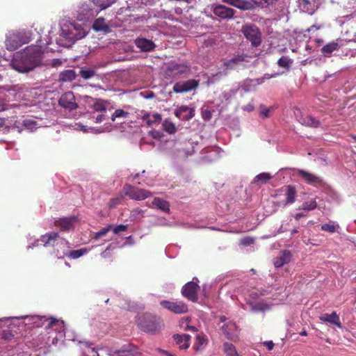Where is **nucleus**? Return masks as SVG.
I'll return each mask as SVG.
<instances>
[{
	"mask_svg": "<svg viewBox=\"0 0 356 356\" xmlns=\"http://www.w3.org/2000/svg\"><path fill=\"white\" fill-rule=\"evenodd\" d=\"M42 52L38 47H29L24 52L17 53L10 63L13 69L20 73H26L40 65Z\"/></svg>",
	"mask_w": 356,
	"mask_h": 356,
	"instance_id": "obj_1",
	"label": "nucleus"
},
{
	"mask_svg": "<svg viewBox=\"0 0 356 356\" xmlns=\"http://www.w3.org/2000/svg\"><path fill=\"white\" fill-rule=\"evenodd\" d=\"M137 323L143 331L153 334H158L163 327L162 321L159 318L147 314L139 316Z\"/></svg>",
	"mask_w": 356,
	"mask_h": 356,
	"instance_id": "obj_2",
	"label": "nucleus"
},
{
	"mask_svg": "<svg viewBox=\"0 0 356 356\" xmlns=\"http://www.w3.org/2000/svg\"><path fill=\"white\" fill-rule=\"evenodd\" d=\"M29 41L30 36L26 31H13L6 35L5 44L8 51H14Z\"/></svg>",
	"mask_w": 356,
	"mask_h": 356,
	"instance_id": "obj_3",
	"label": "nucleus"
},
{
	"mask_svg": "<svg viewBox=\"0 0 356 356\" xmlns=\"http://www.w3.org/2000/svg\"><path fill=\"white\" fill-rule=\"evenodd\" d=\"M243 37L250 42L251 47H258L262 42V33L260 29L254 24L245 23L241 27Z\"/></svg>",
	"mask_w": 356,
	"mask_h": 356,
	"instance_id": "obj_4",
	"label": "nucleus"
},
{
	"mask_svg": "<svg viewBox=\"0 0 356 356\" xmlns=\"http://www.w3.org/2000/svg\"><path fill=\"white\" fill-rule=\"evenodd\" d=\"M191 72L189 65L184 63H175L169 65L165 72V77L173 79H178L184 77Z\"/></svg>",
	"mask_w": 356,
	"mask_h": 356,
	"instance_id": "obj_5",
	"label": "nucleus"
},
{
	"mask_svg": "<svg viewBox=\"0 0 356 356\" xmlns=\"http://www.w3.org/2000/svg\"><path fill=\"white\" fill-rule=\"evenodd\" d=\"M197 282L198 280L195 277L193 279V281L188 282L181 288V295L193 302H197L198 299L197 293L200 290V286Z\"/></svg>",
	"mask_w": 356,
	"mask_h": 356,
	"instance_id": "obj_6",
	"label": "nucleus"
},
{
	"mask_svg": "<svg viewBox=\"0 0 356 356\" xmlns=\"http://www.w3.org/2000/svg\"><path fill=\"white\" fill-rule=\"evenodd\" d=\"M123 191L125 195L135 200H143L152 195V193L147 190L138 188L129 184L124 186Z\"/></svg>",
	"mask_w": 356,
	"mask_h": 356,
	"instance_id": "obj_7",
	"label": "nucleus"
},
{
	"mask_svg": "<svg viewBox=\"0 0 356 356\" xmlns=\"http://www.w3.org/2000/svg\"><path fill=\"white\" fill-rule=\"evenodd\" d=\"M160 305L176 314H186L188 311V305L182 301L172 302L168 300H161Z\"/></svg>",
	"mask_w": 356,
	"mask_h": 356,
	"instance_id": "obj_8",
	"label": "nucleus"
},
{
	"mask_svg": "<svg viewBox=\"0 0 356 356\" xmlns=\"http://www.w3.org/2000/svg\"><path fill=\"white\" fill-rule=\"evenodd\" d=\"M58 104L70 111L76 110L79 107L76 102L75 96L71 91L66 92L60 96L58 99Z\"/></svg>",
	"mask_w": 356,
	"mask_h": 356,
	"instance_id": "obj_9",
	"label": "nucleus"
},
{
	"mask_svg": "<svg viewBox=\"0 0 356 356\" xmlns=\"http://www.w3.org/2000/svg\"><path fill=\"white\" fill-rule=\"evenodd\" d=\"M200 84V81L195 79H189L184 81H179L174 84L173 91L176 93H184L195 90Z\"/></svg>",
	"mask_w": 356,
	"mask_h": 356,
	"instance_id": "obj_10",
	"label": "nucleus"
},
{
	"mask_svg": "<svg viewBox=\"0 0 356 356\" xmlns=\"http://www.w3.org/2000/svg\"><path fill=\"white\" fill-rule=\"evenodd\" d=\"M60 239L59 234L57 232H51L42 235L40 239L35 241L33 246H38L40 242L44 247H53L56 245V242Z\"/></svg>",
	"mask_w": 356,
	"mask_h": 356,
	"instance_id": "obj_11",
	"label": "nucleus"
},
{
	"mask_svg": "<svg viewBox=\"0 0 356 356\" xmlns=\"http://www.w3.org/2000/svg\"><path fill=\"white\" fill-rule=\"evenodd\" d=\"M297 175L308 184L315 185L321 184L323 183V179L320 177L302 169L297 170Z\"/></svg>",
	"mask_w": 356,
	"mask_h": 356,
	"instance_id": "obj_12",
	"label": "nucleus"
},
{
	"mask_svg": "<svg viewBox=\"0 0 356 356\" xmlns=\"http://www.w3.org/2000/svg\"><path fill=\"white\" fill-rule=\"evenodd\" d=\"M175 115L181 120H189L194 117L195 110L193 108L183 105L175 110Z\"/></svg>",
	"mask_w": 356,
	"mask_h": 356,
	"instance_id": "obj_13",
	"label": "nucleus"
},
{
	"mask_svg": "<svg viewBox=\"0 0 356 356\" xmlns=\"http://www.w3.org/2000/svg\"><path fill=\"white\" fill-rule=\"evenodd\" d=\"M222 2L242 10H251L254 8L253 1L250 0H222Z\"/></svg>",
	"mask_w": 356,
	"mask_h": 356,
	"instance_id": "obj_14",
	"label": "nucleus"
},
{
	"mask_svg": "<svg viewBox=\"0 0 356 356\" xmlns=\"http://www.w3.org/2000/svg\"><path fill=\"white\" fill-rule=\"evenodd\" d=\"M213 13L221 19H231L235 14V10L223 5H218L213 9Z\"/></svg>",
	"mask_w": 356,
	"mask_h": 356,
	"instance_id": "obj_15",
	"label": "nucleus"
},
{
	"mask_svg": "<svg viewBox=\"0 0 356 356\" xmlns=\"http://www.w3.org/2000/svg\"><path fill=\"white\" fill-rule=\"evenodd\" d=\"M135 44L141 51L147 52L154 50L156 47L154 42L150 40L138 38L135 40Z\"/></svg>",
	"mask_w": 356,
	"mask_h": 356,
	"instance_id": "obj_16",
	"label": "nucleus"
},
{
	"mask_svg": "<svg viewBox=\"0 0 356 356\" xmlns=\"http://www.w3.org/2000/svg\"><path fill=\"white\" fill-rule=\"evenodd\" d=\"M76 219L74 216L60 218L55 221V225L60 227L62 231H68L73 228Z\"/></svg>",
	"mask_w": 356,
	"mask_h": 356,
	"instance_id": "obj_17",
	"label": "nucleus"
},
{
	"mask_svg": "<svg viewBox=\"0 0 356 356\" xmlns=\"http://www.w3.org/2000/svg\"><path fill=\"white\" fill-rule=\"evenodd\" d=\"M291 259V254L289 250H284L274 259L275 268H280L284 264H289Z\"/></svg>",
	"mask_w": 356,
	"mask_h": 356,
	"instance_id": "obj_18",
	"label": "nucleus"
},
{
	"mask_svg": "<svg viewBox=\"0 0 356 356\" xmlns=\"http://www.w3.org/2000/svg\"><path fill=\"white\" fill-rule=\"evenodd\" d=\"M149 207H154L163 212H170V204L168 201L160 197H154Z\"/></svg>",
	"mask_w": 356,
	"mask_h": 356,
	"instance_id": "obj_19",
	"label": "nucleus"
},
{
	"mask_svg": "<svg viewBox=\"0 0 356 356\" xmlns=\"http://www.w3.org/2000/svg\"><path fill=\"white\" fill-rule=\"evenodd\" d=\"M175 341L177 344L179 345V347L181 350L187 349L190 346V340L191 336L189 334H175L173 336Z\"/></svg>",
	"mask_w": 356,
	"mask_h": 356,
	"instance_id": "obj_20",
	"label": "nucleus"
},
{
	"mask_svg": "<svg viewBox=\"0 0 356 356\" xmlns=\"http://www.w3.org/2000/svg\"><path fill=\"white\" fill-rule=\"evenodd\" d=\"M319 319L323 322H327L331 324L337 325L339 328L342 327L341 323L340 321L339 316L336 312H333L332 314H324L319 317Z\"/></svg>",
	"mask_w": 356,
	"mask_h": 356,
	"instance_id": "obj_21",
	"label": "nucleus"
},
{
	"mask_svg": "<svg viewBox=\"0 0 356 356\" xmlns=\"http://www.w3.org/2000/svg\"><path fill=\"white\" fill-rule=\"evenodd\" d=\"M244 61H245V56L244 55H237L224 62V66L227 69L233 70L235 69L238 65L242 64V63Z\"/></svg>",
	"mask_w": 356,
	"mask_h": 356,
	"instance_id": "obj_22",
	"label": "nucleus"
},
{
	"mask_svg": "<svg viewBox=\"0 0 356 356\" xmlns=\"http://www.w3.org/2000/svg\"><path fill=\"white\" fill-rule=\"evenodd\" d=\"M299 121L302 125L313 128H317L321 125L319 120L309 115H302L300 118Z\"/></svg>",
	"mask_w": 356,
	"mask_h": 356,
	"instance_id": "obj_23",
	"label": "nucleus"
},
{
	"mask_svg": "<svg viewBox=\"0 0 356 356\" xmlns=\"http://www.w3.org/2000/svg\"><path fill=\"white\" fill-rule=\"evenodd\" d=\"M208 339L204 334H199L196 336L193 348L196 352L202 351L207 345Z\"/></svg>",
	"mask_w": 356,
	"mask_h": 356,
	"instance_id": "obj_24",
	"label": "nucleus"
},
{
	"mask_svg": "<svg viewBox=\"0 0 356 356\" xmlns=\"http://www.w3.org/2000/svg\"><path fill=\"white\" fill-rule=\"evenodd\" d=\"M236 329V325L234 323L229 322L227 324H225L222 327V330L225 335V337L230 340H233L236 337L235 330Z\"/></svg>",
	"mask_w": 356,
	"mask_h": 356,
	"instance_id": "obj_25",
	"label": "nucleus"
},
{
	"mask_svg": "<svg viewBox=\"0 0 356 356\" xmlns=\"http://www.w3.org/2000/svg\"><path fill=\"white\" fill-rule=\"evenodd\" d=\"M340 47L339 44L337 41L331 42L321 49V52L325 56L330 57L331 54L336 50H338Z\"/></svg>",
	"mask_w": 356,
	"mask_h": 356,
	"instance_id": "obj_26",
	"label": "nucleus"
},
{
	"mask_svg": "<svg viewBox=\"0 0 356 356\" xmlns=\"http://www.w3.org/2000/svg\"><path fill=\"white\" fill-rule=\"evenodd\" d=\"M92 29L96 31L104 32H108L110 30L109 26L106 24L105 19L103 17H99L95 20Z\"/></svg>",
	"mask_w": 356,
	"mask_h": 356,
	"instance_id": "obj_27",
	"label": "nucleus"
},
{
	"mask_svg": "<svg viewBox=\"0 0 356 356\" xmlns=\"http://www.w3.org/2000/svg\"><path fill=\"white\" fill-rule=\"evenodd\" d=\"M76 77V74L73 70H67L60 74V79L63 81H72Z\"/></svg>",
	"mask_w": 356,
	"mask_h": 356,
	"instance_id": "obj_28",
	"label": "nucleus"
},
{
	"mask_svg": "<svg viewBox=\"0 0 356 356\" xmlns=\"http://www.w3.org/2000/svg\"><path fill=\"white\" fill-rule=\"evenodd\" d=\"M296 190L293 186H287L286 187V204H292L295 202L296 197Z\"/></svg>",
	"mask_w": 356,
	"mask_h": 356,
	"instance_id": "obj_29",
	"label": "nucleus"
},
{
	"mask_svg": "<svg viewBox=\"0 0 356 356\" xmlns=\"http://www.w3.org/2000/svg\"><path fill=\"white\" fill-rule=\"evenodd\" d=\"M100 10H104L111 6L117 0H91Z\"/></svg>",
	"mask_w": 356,
	"mask_h": 356,
	"instance_id": "obj_30",
	"label": "nucleus"
},
{
	"mask_svg": "<svg viewBox=\"0 0 356 356\" xmlns=\"http://www.w3.org/2000/svg\"><path fill=\"white\" fill-rule=\"evenodd\" d=\"M164 131L170 134H173L177 131L175 124L170 120H165L162 123Z\"/></svg>",
	"mask_w": 356,
	"mask_h": 356,
	"instance_id": "obj_31",
	"label": "nucleus"
},
{
	"mask_svg": "<svg viewBox=\"0 0 356 356\" xmlns=\"http://www.w3.org/2000/svg\"><path fill=\"white\" fill-rule=\"evenodd\" d=\"M224 350L227 356H239L235 346L228 342H225L223 344Z\"/></svg>",
	"mask_w": 356,
	"mask_h": 356,
	"instance_id": "obj_32",
	"label": "nucleus"
},
{
	"mask_svg": "<svg viewBox=\"0 0 356 356\" xmlns=\"http://www.w3.org/2000/svg\"><path fill=\"white\" fill-rule=\"evenodd\" d=\"M272 178V176L268 172H262L257 175L254 177V182H261L262 184H266L268 180Z\"/></svg>",
	"mask_w": 356,
	"mask_h": 356,
	"instance_id": "obj_33",
	"label": "nucleus"
},
{
	"mask_svg": "<svg viewBox=\"0 0 356 356\" xmlns=\"http://www.w3.org/2000/svg\"><path fill=\"white\" fill-rule=\"evenodd\" d=\"M116 353L118 356H140V353L136 349L119 350Z\"/></svg>",
	"mask_w": 356,
	"mask_h": 356,
	"instance_id": "obj_34",
	"label": "nucleus"
},
{
	"mask_svg": "<svg viewBox=\"0 0 356 356\" xmlns=\"http://www.w3.org/2000/svg\"><path fill=\"white\" fill-rule=\"evenodd\" d=\"M293 60L288 56H282L277 60V65L283 68L289 69Z\"/></svg>",
	"mask_w": 356,
	"mask_h": 356,
	"instance_id": "obj_35",
	"label": "nucleus"
},
{
	"mask_svg": "<svg viewBox=\"0 0 356 356\" xmlns=\"http://www.w3.org/2000/svg\"><path fill=\"white\" fill-rule=\"evenodd\" d=\"M161 115L159 113H155L150 116L149 119L147 121L148 127H152L154 124H159L161 121Z\"/></svg>",
	"mask_w": 356,
	"mask_h": 356,
	"instance_id": "obj_36",
	"label": "nucleus"
},
{
	"mask_svg": "<svg viewBox=\"0 0 356 356\" xmlns=\"http://www.w3.org/2000/svg\"><path fill=\"white\" fill-rule=\"evenodd\" d=\"M79 74L84 79H89L95 76V72L91 69H81Z\"/></svg>",
	"mask_w": 356,
	"mask_h": 356,
	"instance_id": "obj_37",
	"label": "nucleus"
},
{
	"mask_svg": "<svg viewBox=\"0 0 356 356\" xmlns=\"http://www.w3.org/2000/svg\"><path fill=\"white\" fill-rule=\"evenodd\" d=\"M317 207V203L315 200H311L309 202H304L301 209L307 211H312Z\"/></svg>",
	"mask_w": 356,
	"mask_h": 356,
	"instance_id": "obj_38",
	"label": "nucleus"
},
{
	"mask_svg": "<svg viewBox=\"0 0 356 356\" xmlns=\"http://www.w3.org/2000/svg\"><path fill=\"white\" fill-rule=\"evenodd\" d=\"M339 227V225H335L331 223H325L321 225V230L327 232L329 233H334L337 231V229Z\"/></svg>",
	"mask_w": 356,
	"mask_h": 356,
	"instance_id": "obj_39",
	"label": "nucleus"
},
{
	"mask_svg": "<svg viewBox=\"0 0 356 356\" xmlns=\"http://www.w3.org/2000/svg\"><path fill=\"white\" fill-rule=\"evenodd\" d=\"M112 229V225H109L106 227L102 228L101 230L95 233L94 238L97 240L104 236Z\"/></svg>",
	"mask_w": 356,
	"mask_h": 356,
	"instance_id": "obj_40",
	"label": "nucleus"
},
{
	"mask_svg": "<svg viewBox=\"0 0 356 356\" xmlns=\"http://www.w3.org/2000/svg\"><path fill=\"white\" fill-rule=\"evenodd\" d=\"M129 115V113L124 111L122 109H117L115 111L113 114L112 115L111 120L112 121H115L116 118H127Z\"/></svg>",
	"mask_w": 356,
	"mask_h": 356,
	"instance_id": "obj_41",
	"label": "nucleus"
},
{
	"mask_svg": "<svg viewBox=\"0 0 356 356\" xmlns=\"http://www.w3.org/2000/svg\"><path fill=\"white\" fill-rule=\"evenodd\" d=\"M98 348H95L89 345L85 350L84 354L86 356H99V354L98 353Z\"/></svg>",
	"mask_w": 356,
	"mask_h": 356,
	"instance_id": "obj_42",
	"label": "nucleus"
},
{
	"mask_svg": "<svg viewBox=\"0 0 356 356\" xmlns=\"http://www.w3.org/2000/svg\"><path fill=\"white\" fill-rule=\"evenodd\" d=\"M127 228H128V226L125 225H119L114 227L113 228L112 227L113 233L115 234H118L121 232H124L127 229Z\"/></svg>",
	"mask_w": 356,
	"mask_h": 356,
	"instance_id": "obj_43",
	"label": "nucleus"
},
{
	"mask_svg": "<svg viewBox=\"0 0 356 356\" xmlns=\"http://www.w3.org/2000/svg\"><path fill=\"white\" fill-rule=\"evenodd\" d=\"M254 242V238L252 237H250V236L244 237L241 240V244H242L245 246L250 245L253 244Z\"/></svg>",
	"mask_w": 356,
	"mask_h": 356,
	"instance_id": "obj_44",
	"label": "nucleus"
},
{
	"mask_svg": "<svg viewBox=\"0 0 356 356\" xmlns=\"http://www.w3.org/2000/svg\"><path fill=\"white\" fill-rule=\"evenodd\" d=\"M23 124L29 129H32L36 126V122L32 120H24Z\"/></svg>",
	"mask_w": 356,
	"mask_h": 356,
	"instance_id": "obj_45",
	"label": "nucleus"
},
{
	"mask_svg": "<svg viewBox=\"0 0 356 356\" xmlns=\"http://www.w3.org/2000/svg\"><path fill=\"white\" fill-rule=\"evenodd\" d=\"M70 255L73 259H77L83 255V250H73L70 252Z\"/></svg>",
	"mask_w": 356,
	"mask_h": 356,
	"instance_id": "obj_46",
	"label": "nucleus"
},
{
	"mask_svg": "<svg viewBox=\"0 0 356 356\" xmlns=\"http://www.w3.org/2000/svg\"><path fill=\"white\" fill-rule=\"evenodd\" d=\"M254 3H257V4H267V5H270V4H273V3L275 1V0H252Z\"/></svg>",
	"mask_w": 356,
	"mask_h": 356,
	"instance_id": "obj_47",
	"label": "nucleus"
},
{
	"mask_svg": "<svg viewBox=\"0 0 356 356\" xmlns=\"http://www.w3.org/2000/svg\"><path fill=\"white\" fill-rule=\"evenodd\" d=\"M94 109L96 111H106V107L102 103H95L94 104Z\"/></svg>",
	"mask_w": 356,
	"mask_h": 356,
	"instance_id": "obj_48",
	"label": "nucleus"
},
{
	"mask_svg": "<svg viewBox=\"0 0 356 356\" xmlns=\"http://www.w3.org/2000/svg\"><path fill=\"white\" fill-rule=\"evenodd\" d=\"M264 346L267 348L268 350H271L273 349L274 347V343L272 341H265Z\"/></svg>",
	"mask_w": 356,
	"mask_h": 356,
	"instance_id": "obj_49",
	"label": "nucleus"
},
{
	"mask_svg": "<svg viewBox=\"0 0 356 356\" xmlns=\"http://www.w3.org/2000/svg\"><path fill=\"white\" fill-rule=\"evenodd\" d=\"M202 118L204 120H209L211 118V113L209 111H205L202 113Z\"/></svg>",
	"mask_w": 356,
	"mask_h": 356,
	"instance_id": "obj_50",
	"label": "nucleus"
},
{
	"mask_svg": "<svg viewBox=\"0 0 356 356\" xmlns=\"http://www.w3.org/2000/svg\"><path fill=\"white\" fill-rule=\"evenodd\" d=\"M270 108L264 107V109L261 111V115H264L266 118L269 117Z\"/></svg>",
	"mask_w": 356,
	"mask_h": 356,
	"instance_id": "obj_51",
	"label": "nucleus"
},
{
	"mask_svg": "<svg viewBox=\"0 0 356 356\" xmlns=\"http://www.w3.org/2000/svg\"><path fill=\"white\" fill-rule=\"evenodd\" d=\"M104 119V115L103 114H99L96 118H95V122L97 123H99V122H102L103 121V120Z\"/></svg>",
	"mask_w": 356,
	"mask_h": 356,
	"instance_id": "obj_52",
	"label": "nucleus"
},
{
	"mask_svg": "<svg viewBox=\"0 0 356 356\" xmlns=\"http://www.w3.org/2000/svg\"><path fill=\"white\" fill-rule=\"evenodd\" d=\"M56 323H58V321L55 318H51L49 319V323L48 327H51Z\"/></svg>",
	"mask_w": 356,
	"mask_h": 356,
	"instance_id": "obj_53",
	"label": "nucleus"
},
{
	"mask_svg": "<svg viewBox=\"0 0 356 356\" xmlns=\"http://www.w3.org/2000/svg\"><path fill=\"white\" fill-rule=\"evenodd\" d=\"M185 330H191V331H193V332H197V329L196 328V327L192 326V325H187L186 327L185 328Z\"/></svg>",
	"mask_w": 356,
	"mask_h": 356,
	"instance_id": "obj_54",
	"label": "nucleus"
},
{
	"mask_svg": "<svg viewBox=\"0 0 356 356\" xmlns=\"http://www.w3.org/2000/svg\"><path fill=\"white\" fill-rule=\"evenodd\" d=\"M304 216H305V215L304 213H296V214L295 215L294 218H295V219H296V220H298L300 218L304 217Z\"/></svg>",
	"mask_w": 356,
	"mask_h": 356,
	"instance_id": "obj_55",
	"label": "nucleus"
},
{
	"mask_svg": "<svg viewBox=\"0 0 356 356\" xmlns=\"http://www.w3.org/2000/svg\"><path fill=\"white\" fill-rule=\"evenodd\" d=\"M149 118L150 115L149 113H145L141 117V119L147 122L149 119Z\"/></svg>",
	"mask_w": 356,
	"mask_h": 356,
	"instance_id": "obj_56",
	"label": "nucleus"
},
{
	"mask_svg": "<svg viewBox=\"0 0 356 356\" xmlns=\"http://www.w3.org/2000/svg\"><path fill=\"white\" fill-rule=\"evenodd\" d=\"M11 337H13L12 334L9 333V334H4L3 337V339L8 340L10 339Z\"/></svg>",
	"mask_w": 356,
	"mask_h": 356,
	"instance_id": "obj_57",
	"label": "nucleus"
},
{
	"mask_svg": "<svg viewBox=\"0 0 356 356\" xmlns=\"http://www.w3.org/2000/svg\"><path fill=\"white\" fill-rule=\"evenodd\" d=\"M314 28L316 29H319L320 27L319 26H317L316 25H312L308 29H307V31L309 32L311 31Z\"/></svg>",
	"mask_w": 356,
	"mask_h": 356,
	"instance_id": "obj_58",
	"label": "nucleus"
},
{
	"mask_svg": "<svg viewBox=\"0 0 356 356\" xmlns=\"http://www.w3.org/2000/svg\"><path fill=\"white\" fill-rule=\"evenodd\" d=\"M226 319H227V318H226V317H225V316H220V321L221 322H225V321H226Z\"/></svg>",
	"mask_w": 356,
	"mask_h": 356,
	"instance_id": "obj_59",
	"label": "nucleus"
},
{
	"mask_svg": "<svg viewBox=\"0 0 356 356\" xmlns=\"http://www.w3.org/2000/svg\"><path fill=\"white\" fill-rule=\"evenodd\" d=\"M300 334L301 336H307V332L305 330H302V331L300 333Z\"/></svg>",
	"mask_w": 356,
	"mask_h": 356,
	"instance_id": "obj_60",
	"label": "nucleus"
},
{
	"mask_svg": "<svg viewBox=\"0 0 356 356\" xmlns=\"http://www.w3.org/2000/svg\"><path fill=\"white\" fill-rule=\"evenodd\" d=\"M298 232V229H293L292 230V232H291V234H295V233H297Z\"/></svg>",
	"mask_w": 356,
	"mask_h": 356,
	"instance_id": "obj_61",
	"label": "nucleus"
},
{
	"mask_svg": "<svg viewBox=\"0 0 356 356\" xmlns=\"http://www.w3.org/2000/svg\"><path fill=\"white\" fill-rule=\"evenodd\" d=\"M166 356H176L175 355H172L168 352H166Z\"/></svg>",
	"mask_w": 356,
	"mask_h": 356,
	"instance_id": "obj_62",
	"label": "nucleus"
},
{
	"mask_svg": "<svg viewBox=\"0 0 356 356\" xmlns=\"http://www.w3.org/2000/svg\"><path fill=\"white\" fill-rule=\"evenodd\" d=\"M251 271H252L254 274V273H256V270H255L254 269H253V268H252V269H251Z\"/></svg>",
	"mask_w": 356,
	"mask_h": 356,
	"instance_id": "obj_63",
	"label": "nucleus"
},
{
	"mask_svg": "<svg viewBox=\"0 0 356 356\" xmlns=\"http://www.w3.org/2000/svg\"><path fill=\"white\" fill-rule=\"evenodd\" d=\"M353 138H354L355 140H356V136H352Z\"/></svg>",
	"mask_w": 356,
	"mask_h": 356,
	"instance_id": "obj_64",
	"label": "nucleus"
}]
</instances>
